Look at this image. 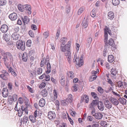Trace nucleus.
<instances>
[{"label": "nucleus", "instance_id": "e433bc0d", "mask_svg": "<svg viewBox=\"0 0 127 127\" xmlns=\"http://www.w3.org/2000/svg\"><path fill=\"white\" fill-rule=\"evenodd\" d=\"M85 9L84 7L82 6L78 10L77 13L78 15H79L81 14L84 11Z\"/></svg>", "mask_w": 127, "mask_h": 127}, {"label": "nucleus", "instance_id": "b1692460", "mask_svg": "<svg viewBox=\"0 0 127 127\" xmlns=\"http://www.w3.org/2000/svg\"><path fill=\"white\" fill-rule=\"evenodd\" d=\"M9 69L8 71L9 72H10L11 73L12 75L14 76H17V74L16 72L14 70L12 69L11 67L8 68Z\"/></svg>", "mask_w": 127, "mask_h": 127}, {"label": "nucleus", "instance_id": "13d9d810", "mask_svg": "<svg viewBox=\"0 0 127 127\" xmlns=\"http://www.w3.org/2000/svg\"><path fill=\"white\" fill-rule=\"evenodd\" d=\"M70 11V7L69 5L66 6V12L67 13H69Z\"/></svg>", "mask_w": 127, "mask_h": 127}, {"label": "nucleus", "instance_id": "09e8293b", "mask_svg": "<svg viewBox=\"0 0 127 127\" xmlns=\"http://www.w3.org/2000/svg\"><path fill=\"white\" fill-rule=\"evenodd\" d=\"M8 90L9 91H11L12 89L13 85L11 83H8Z\"/></svg>", "mask_w": 127, "mask_h": 127}, {"label": "nucleus", "instance_id": "473e14b6", "mask_svg": "<svg viewBox=\"0 0 127 127\" xmlns=\"http://www.w3.org/2000/svg\"><path fill=\"white\" fill-rule=\"evenodd\" d=\"M112 3L115 6H117L120 3V0H112Z\"/></svg>", "mask_w": 127, "mask_h": 127}, {"label": "nucleus", "instance_id": "f03ea898", "mask_svg": "<svg viewBox=\"0 0 127 127\" xmlns=\"http://www.w3.org/2000/svg\"><path fill=\"white\" fill-rule=\"evenodd\" d=\"M97 105H98V108L101 111L103 110V103L101 102H99L97 100H93L89 105V107L91 108L92 109H95Z\"/></svg>", "mask_w": 127, "mask_h": 127}, {"label": "nucleus", "instance_id": "1a4fd4ad", "mask_svg": "<svg viewBox=\"0 0 127 127\" xmlns=\"http://www.w3.org/2000/svg\"><path fill=\"white\" fill-rule=\"evenodd\" d=\"M9 18L12 21L15 20L17 18V15L16 13L13 12L10 14L8 16Z\"/></svg>", "mask_w": 127, "mask_h": 127}, {"label": "nucleus", "instance_id": "aec40b11", "mask_svg": "<svg viewBox=\"0 0 127 127\" xmlns=\"http://www.w3.org/2000/svg\"><path fill=\"white\" fill-rule=\"evenodd\" d=\"M45 100L43 98H41L39 101L38 104L39 106L40 107H43L45 105Z\"/></svg>", "mask_w": 127, "mask_h": 127}, {"label": "nucleus", "instance_id": "6e6d98bb", "mask_svg": "<svg viewBox=\"0 0 127 127\" xmlns=\"http://www.w3.org/2000/svg\"><path fill=\"white\" fill-rule=\"evenodd\" d=\"M107 81L108 82L109 84H110L111 86H114V83L110 79L108 78L107 79Z\"/></svg>", "mask_w": 127, "mask_h": 127}, {"label": "nucleus", "instance_id": "f257e3e1", "mask_svg": "<svg viewBox=\"0 0 127 127\" xmlns=\"http://www.w3.org/2000/svg\"><path fill=\"white\" fill-rule=\"evenodd\" d=\"M2 60L6 67L7 68H9V62H12L13 59L11 53L7 52H6L5 56L2 58Z\"/></svg>", "mask_w": 127, "mask_h": 127}, {"label": "nucleus", "instance_id": "8fccbe9b", "mask_svg": "<svg viewBox=\"0 0 127 127\" xmlns=\"http://www.w3.org/2000/svg\"><path fill=\"white\" fill-rule=\"evenodd\" d=\"M32 44V41L31 40H28L26 42V45L28 47H31Z\"/></svg>", "mask_w": 127, "mask_h": 127}, {"label": "nucleus", "instance_id": "6ab92c4d", "mask_svg": "<svg viewBox=\"0 0 127 127\" xmlns=\"http://www.w3.org/2000/svg\"><path fill=\"white\" fill-rule=\"evenodd\" d=\"M107 15L108 18L111 20H113L114 17V13L112 11H110L109 12Z\"/></svg>", "mask_w": 127, "mask_h": 127}, {"label": "nucleus", "instance_id": "20e7f679", "mask_svg": "<svg viewBox=\"0 0 127 127\" xmlns=\"http://www.w3.org/2000/svg\"><path fill=\"white\" fill-rule=\"evenodd\" d=\"M2 74L0 75V77L4 80H7L9 77V74L5 70H2L1 71Z\"/></svg>", "mask_w": 127, "mask_h": 127}, {"label": "nucleus", "instance_id": "f3484780", "mask_svg": "<svg viewBox=\"0 0 127 127\" xmlns=\"http://www.w3.org/2000/svg\"><path fill=\"white\" fill-rule=\"evenodd\" d=\"M104 105L105 107L108 109L111 108L112 107L111 103L108 100L104 101Z\"/></svg>", "mask_w": 127, "mask_h": 127}, {"label": "nucleus", "instance_id": "a878e982", "mask_svg": "<svg viewBox=\"0 0 127 127\" xmlns=\"http://www.w3.org/2000/svg\"><path fill=\"white\" fill-rule=\"evenodd\" d=\"M118 100L123 105L126 104L127 100L126 99L120 97L118 99Z\"/></svg>", "mask_w": 127, "mask_h": 127}, {"label": "nucleus", "instance_id": "393cba45", "mask_svg": "<svg viewBox=\"0 0 127 127\" xmlns=\"http://www.w3.org/2000/svg\"><path fill=\"white\" fill-rule=\"evenodd\" d=\"M95 117L96 119H101L103 115L101 113H95Z\"/></svg>", "mask_w": 127, "mask_h": 127}, {"label": "nucleus", "instance_id": "052dcab7", "mask_svg": "<svg viewBox=\"0 0 127 127\" xmlns=\"http://www.w3.org/2000/svg\"><path fill=\"white\" fill-rule=\"evenodd\" d=\"M12 97L14 99V101H17V96L16 94H14L12 96Z\"/></svg>", "mask_w": 127, "mask_h": 127}, {"label": "nucleus", "instance_id": "69168bd1", "mask_svg": "<svg viewBox=\"0 0 127 127\" xmlns=\"http://www.w3.org/2000/svg\"><path fill=\"white\" fill-rule=\"evenodd\" d=\"M39 112L37 110H36L34 112V116L35 117H36L37 116H38Z\"/></svg>", "mask_w": 127, "mask_h": 127}, {"label": "nucleus", "instance_id": "6e6552de", "mask_svg": "<svg viewBox=\"0 0 127 127\" xmlns=\"http://www.w3.org/2000/svg\"><path fill=\"white\" fill-rule=\"evenodd\" d=\"M8 30V26L6 25H2L0 28V30L3 33H5L7 32Z\"/></svg>", "mask_w": 127, "mask_h": 127}, {"label": "nucleus", "instance_id": "79ce46f5", "mask_svg": "<svg viewBox=\"0 0 127 127\" xmlns=\"http://www.w3.org/2000/svg\"><path fill=\"white\" fill-rule=\"evenodd\" d=\"M7 1L6 0H0V6L5 5Z\"/></svg>", "mask_w": 127, "mask_h": 127}, {"label": "nucleus", "instance_id": "9b49d317", "mask_svg": "<svg viewBox=\"0 0 127 127\" xmlns=\"http://www.w3.org/2000/svg\"><path fill=\"white\" fill-rule=\"evenodd\" d=\"M108 33L110 35H111L112 34L111 33V31H107V32H104V36L105 37V38L104 39V42L105 44L106 45L107 44V40H108Z\"/></svg>", "mask_w": 127, "mask_h": 127}, {"label": "nucleus", "instance_id": "a19ab883", "mask_svg": "<svg viewBox=\"0 0 127 127\" xmlns=\"http://www.w3.org/2000/svg\"><path fill=\"white\" fill-rule=\"evenodd\" d=\"M111 72L112 74L113 75L115 76L117 73V71L115 68H112L111 70Z\"/></svg>", "mask_w": 127, "mask_h": 127}, {"label": "nucleus", "instance_id": "ddd939ff", "mask_svg": "<svg viewBox=\"0 0 127 127\" xmlns=\"http://www.w3.org/2000/svg\"><path fill=\"white\" fill-rule=\"evenodd\" d=\"M110 101L115 106L118 105L119 103V101L118 100L114 97H111Z\"/></svg>", "mask_w": 127, "mask_h": 127}, {"label": "nucleus", "instance_id": "c03bdc74", "mask_svg": "<svg viewBox=\"0 0 127 127\" xmlns=\"http://www.w3.org/2000/svg\"><path fill=\"white\" fill-rule=\"evenodd\" d=\"M13 101H14V99L12 98V96H10L8 98V102L10 104H11Z\"/></svg>", "mask_w": 127, "mask_h": 127}, {"label": "nucleus", "instance_id": "dca6fc26", "mask_svg": "<svg viewBox=\"0 0 127 127\" xmlns=\"http://www.w3.org/2000/svg\"><path fill=\"white\" fill-rule=\"evenodd\" d=\"M56 89H54L53 91V94L54 96H52V100L53 101H54L56 100L57 98L58 93Z\"/></svg>", "mask_w": 127, "mask_h": 127}, {"label": "nucleus", "instance_id": "0e129e2a", "mask_svg": "<svg viewBox=\"0 0 127 127\" xmlns=\"http://www.w3.org/2000/svg\"><path fill=\"white\" fill-rule=\"evenodd\" d=\"M104 32H105L111 31V30H110L108 26H106L105 28L104 29Z\"/></svg>", "mask_w": 127, "mask_h": 127}, {"label": "nucleus", "instance_id": "680f3d73", "mask_svg": "<svg viewBox=\"0 0 127 127\" xmlns=\"http://www.w3.org/2000/svg\"><path fill=\"white\" fill-rule=\"evenodd\" d=\"M91 94L94 98L95 99L97 98V95L95 93L91 92Z\"/></svg>", "mask_w": 127, "mask_h": 127}, {"label": "nucleus", "instance_id": "c756f323", "mask_svg": "<svg viewBox=\"0 0 127 127\" xmlns=\"http://www.w3.org/2000/svg\"><path fill=\"white\" fill-rule=\"evenodd\" d=\"M72 101V95L71 94L69 95L68 97L66 99V101L67 103H71Z\"/></svg>", "mask_w": 127, "mask_h": 127}, {"label": "nucleus", "instance_id": "4c0bfd02", "mask_svg": "<svg viewBox=\"0 0 127 127\" xmlns=\"http://www.w3.org/2000/svg\"><path fill=\"white\" fill-rule=\"evenodd\" d=\"M114 40H113V39L111 38L109 39V42L107 44H106V45L105 44V45H107L108 44H109V45L110 46H114Z\"/></svg>", "mask_w": 127, "mask_h": 127}, {"label": "nucleus", "instance_id": "4d7b16f0", "mask_svg": "<svg viewBox=\"0 0 127 127\" xmlns=\"http://www.w3.org/2000/svg\"><path fill=\"white\" fill-rule=\"evenodd\" d=\"M46 85V83L44 82H42L40 85L39 87L40 88H44L45 86Z\"/></svg>", "mask_w": 127, "mask_h": 127}, {"label": "nucleus", "instance_id": "bf43d9fd", "mask_svg": "<svg viewBox=\"0 0 127 127\" xmlns=\"http://www.w3.org/2000/svg\"><path fill=\"white\" fill-rule=\"evenodd\" d=\"M66 49L67 50H69L70 45V42L69 41L68 42L67 44L66 45Z\"/></svg>", "mask_w": 127, "mask_h": 127}, {"label": "nucleus", "instance_id": "58836bf2", "mask_svg": "<svg viewBox=\"0 0 127 127\" xmlns=\"http://www.w3.org/2000/svg\"><path fill=\"white\" fill-rule=\"evenodd\" d=\"M97 76L96 75H93L90 77L89 79V81L92 82L95 80Z\"/></svg>", "mask_w": 127, "mask_h": 127}, {"label": "nucleus", "instance_id": "37998d69", "mask_svg": "<svg viewBox=\"0 0 127 127\" xmlns=\"http://www.w3.org/2000/svg\"><path fill=\"white\" fill-rule=\"evenodd\" d=\"M42 72V69L41 67L38 68L36 70V73L38 75H40Z\"/></svg>", "mask_w": 127, "mask_h": 127}, {"label": "nucleus", "instance_id": "4468645a", "mask_svg": "<svg viewBox=\"0 0 127 127\" xmlns=\"http://www.w3.org/2000/svg\"><path fill=\"white\" fill-rule=\"evenodd\" d=\"M2 96L4 97H7L8 95V89L5 88H3L2 91Z\"/></svg>", "mask_w": 127, "mask_h": 127}, {"label": "nucleus", "instance_id": "bb28decb", "mask_svg": "<svg viewBox=\"0 0 127 127\" xmlns=\"http://www.w3.org/2000/svg\"><path fill=\"white\" fill-rule=\"evenodd\" d=\"M3 39L6 41H8L10 39V36L9 34H4L3 35Z\"/></svg>", "mask_w": 127, "mask_h": 127}, {"label": "nucleus", "instance_id": "0eeeda50", "mask_svg": "<svg viewBox=\"0 0 127 127\" xmlns=\"http://www.w3.org/2000/svg\"><path fill=\"white\" fill-rule=\"evenodd\" d=\"M24 10H26L28 14H30L31 13V6L30 5L26 4L24 5Z\"/></svg>", "mask_w": 127, "mask_h": 127}, {"label": "nucleus", "instance_id": "ea45409f", "mask_svg": "<svg viewBox=\"0 0 127 127\" xmlns=\"http://www.w3.org/2000/svg\"><path fill=\"white\" fill-rule=\"evenodd\" d=\"M92 41V38L91 37L88 38L87 40V44L86 45H88V47H89L90 46V44Z\"/></svg>", "mask_w": 127, "mask_h": 127}, {"label": "nucleus", "instance_id": "49530a36", "mask_svg": "<svg viewBox=\"0 0 127 127\" xmlns=\"http://www.w3.org/2000/svg\"><path fill=\"white\" fill-rule=\"evenodd\" d=\"M95 9H93L91 12L90 15L93 17H94L96 15V13L95 12Z\"/></svg>", "mask_w": 127, "mask_h": 127}, {"label": "nucleus", "instance_id": "e2e57ef3", "mask_svg": "<svg viewBox=\"0 0 127 127\" xmlns=\"http://www.w3.org/2000/svg\"><path fill=\"white\" fill-rule=\"evenodd\" d=\"M27 89L29 90V91L31 93H33V90L32 88L30 87L29 85H27Z\"/></svg>", "mask_w": 127, "mask_h": 127}, {"label": "nucleus", "instance_id": "864d4df0", "mask_svg": "<svg viewBox=\"0 0 127 127\" xmlns=\"http://www.w3.org/2000/svg\"><path fill=\"white\" fill-rule=\"evenodd\" d=\"M123 84L122 82L120 81L118 82L117 85L118 87L122 88L123 87Z\"/></svg>", "mask_w": 127, "mask_h": 127}, {"label": "nucleus", "instance_id": "cd10ccee", "mask_svg": "<svg viewBox=\"0 0 127 127\" xmlns=\"http://www.w3.org/2000/svg\"><path fill=\"white\" fill-rule=\"evenodd\" d=\"M108 62L111 63L114 60V57L112 55H109L108 56Z\"/></svg>", "mask_w": 127, "mask_h": 127}, {"label": "nucleus", "instance_id": "4be33fe9", "mask_svg": "<svg viewBox=\"0 0 127 127\" xmlns=\"http://www.w3.org/2000/svg\"><path fill=\"white\" fill-rule=\"evenodd\" d=\"M47 65V70L46 71V73L48 74L51 72V66L49 62H48L46 65Z\"/></svg>", "mask_w": 127, "mask_h": 127}, {"label": "nucleus", "instance_id": "5701e85b", "mask_svg": "<svg viewBox=\"0 0 127 127\" xmlns=\"http://www.w3.org/2000/svg\"><path fill=\"white\" fill-rule=\"evenodd\" d=\"M21 19L24 24L26 23L27 24L28 23L29 21V19L28 17L27 16H25L24 18L23 17H21Z\"/></svg>", "mask_w": 127, "mask_h": 127}, {"label": "nucleus", "instance_id": "5fc2aeb1", "mask_svg": "<svg viewBox=\"0 0 127 127\" xmlns=\"http://www.w3.org/2000/svg\"><path fill=\"white\" fill-rule=\"evenodd\" d=\"M97 90L98 92L100 94H102L103 92V90L102 88L98 86L97 88Z\"/></svg>", "mask_w": 127, "mask_h": 127}, {"label": "nucleus", "instance_id": "3c124183", "mask_svg": "<svg viewBox=\"0 0 127 127\" xmlns=\"http://www.w3.org/2000/svg\"><path fill=\"white\" fill-rule=\"evenodd\" d=\"M0 53H1L2 56L4 57L6 53L5 51L3 50L2 49L0 48Z\"/></svg>", "mask_w": 127, "mask_h": 127}, {"label": "nucleus", "instance_id": "f704fd0d", "mask_svg": "<svg viewBox=\"0 0 127 127\" xmlns=\"http://www.w3.org/2000/svg\"><path fill=\"white\" fill-rule=\"evenodd\" d=\"M66 45L61 44L60 49L62 51L64 52L66 51L67 50L66 49Z\"/></svg>", "mask_w": 127, "mask_h": 127}, {"label": "nucleus", "instance_id": "7c9ffc66", "mask_svg": "<svg viewBox=\"0 0 127 127\" xmlns=\"http://www.w3.org/2000/svg\"><path fill=\"white\" fill-rule=\"evenodd\" d=\"M36 117H35L32 115H30L29 116V118L30 120L32 123H34L36 122Z\"/></svg>", "mask_w": 127, "mask_h": 127}, {"label": "nucleus", "instance_id": "603ef678", "mask_svg": "<svg viewBox=\"0 0 127 127\" xmlns=\"http://www.w3.org/2000/svg\"><path fill=\"white\" fill-rule=\"evenodd\" d=\"M28 33L31 37H34V33L32 30H30L29 32Z\"/></svg>", "mask_w": 127, "mask_h": 127}, {"label": "nucleus", "instance_id": "412c9836", "mask_svg": "<svg viewBox=\"0 0 127 127\" xmlns=\"http://www.w3.org/2000/svg\"><path fill=\"white\" fill-rule=\"evenodd\" d=\"M11 37L12 39L13 38L14 40H17L19 39L20 35L16 32H15L12 34Z\"/></svg>", "mask_w": 127, "mask_h": 127}, {"label": "nucleus", "instance_id": "423d86ee", "mask_svg": "<svg viewBox=\"0 0 127 127\" xmlns=\"http://www.w3.org/2000/svg\"><path fill=\"white\" fill-rule=\"evenodd\" d=\"M48 116L50 120H53L55 118L56 115L54 112L50 111L48 112Z\"/></svg>", "mask_w": 127, "mask_h": 127}, {"label": "nucleus", "instance_id": "a18cd8bd", "mask_svg": "<svg viewBox=\"0 0 127 127\" xmlns=\"http://www.w3.org/2000/svg\"><path fill=\"white\" fill-rule=\"evenodd\" d=\"M69 50H67L64 51L65 55L66 56H67L68 57L71 56V53Z\"/></svg>", "mask_w": 127, "mask_h": 127}, {"label": "nucleus", "instance_id": "c9c22d12", "mask_svg": "<svg viewBox=\"0 0 127 127\" xmlns=\"http://www.w3.org/2000/svg\"><path fill=\"white\" fill-rule=\"evenodd\" d=\"M28 59L27 55L26 53H24L22 55V60L24 62L27 61Z\"/></svg>", "mask_w": 127, "mask_h": 127}, {"label": "nucleus", "instance_id": "de8ad7c7", "mask_svg": "<svg viewBox=\"0 0 127 127\" xmlns=\"http://www.w3.org/2000/svg\"><path fill=\"white\" fill-rule=\"evenodd\" d=\"M28 117L26 116H25L23 118V124H26L28 121Z\"/></svg>", "mask_w": 127, "mask_h": 127}, {"label": "nucleus", "instance_id": "2eb2a0df", "mask_svg": "<svg viewBox=\"0 0 127 127\" xmlns=\"http://www.w3.org/2000/svg\"><path fill=\"white\" fill-rule=\"evenodd\" d=\"M85 100L86 103L89 102V97L88 96L86 95H84L82 96L81 98V102L84 101Z\"/></svg>", "mask_w": 127, "mask_h": 127}, {"label": "nucleus", "instance_id": "72a5a7b5", "mask_svg": "<svg viewBox=\"0 0 127 127\" xmlns=\"http://www.w3.org/2000/svg\"><path fill=\"white\" fill-rule=\"evenodd\" d=\"M24 5H23L21 4H19L18 6V8L19 10L21 12L24 11Z\"/></svg>", "mask_w": 127, "mask_h": 127}, {"label": "nucleus", "instance_id": "c85d7f7f", "mask_svg": "<svg viewBox=\"0 0 127 127\" xmlns=\"http://www.w3.org/2000/svg\"><path fill=\"white\" fill-rule=\"evenodd\" d=\"M41 94L43 97L46 96L48 95L47 91L45 89L42 90L41 92Z\"/></svg>", "mask_w": 127, "mask_h": 127}, {"label": "nucleus", "instance_id": "338daca9", "mask_svg": "<svg viewBox=\"0 0 127 127\" xmlns=\"http://www.w3.org/2000/svg\"><path fill=\"white\" fill-rule=\"evenodd\" d=\"M45 80L46 81H48L49 80H50V76L48 75H45Z\"/></svg>", "mask_w": 127, "mask_h": 127}, {"label": "nucleus", "instance_id": "2f4dec72", "mask_svg": "<svg viewBox=\"0 0 127 127\" xmlns=\"http://www.w3.org/2000/svg\"><path fill=\"white\" fill-rule=\"evenodd\" d=\"M61 44L62 45H65V43L67 42L66 38L65 37L62 38L60 40Z\"/></svg>", "mask_w": 127, "mask_h": 127}, {"label": "nucleus", "instance_id": "9d476101", "mask_svg": "<svg viewBox=\"0 0 127 127\" xmlns=\"http://www.w3.org/2000/svg\"><path fill=\"white\" fill-rule=\"evenodd\" d=\"M59 82L62 86L64 85L65 83V76L63 75H61L59 77Z\"/></svg>", "mask_w": 127, "mask_h": 127}, {"label": "nucleus", "instance_id": "7ed1b4c3", "mask_svg": "<svg viewBox=\"0 0 127 127\" xmlns=\"http://www.w3.org/2000/svg\"><path fill=\"white\" fill-rule=\"evenodd\" d=\"M17 48L19 49H21L24 51L25 49V42L22 40L18 41L16 43Z\"/></svg>", "mask_w": 127, "mask_h": 127}, {"label": "nucleus", "instance_id": "774afa93", "mask_svg": "<svg viewBox=\"0 0 127 127\" xmlns=\"http://www.w3.org/2000/svg\"><path fill=\"white\" fill-rule=\"evenodd\" d=\"M31 29L34 30H35L37 29V28L36 26L35 25L32 24L31 26Z\"/></svg>", "mask_w": 127, "mask_h": 127}, {"label": "nucleus", "instance_id": "a211bd4d", "mask_svg": "<svg viewBox=\"0 0 127 127\" xmlns=\"http://www.w3.org/2000/svg\"><path fill=\"white\" fill-rule=\"evenodd\" d=\"M75 74L72 71H68L66 73V77H69L71 79L73 78L75 76Z\"/></svg>", "mask_w": 127, "mask_h": 127}, {"label": "nucleus", "instance_id": "f8f14e48", "mask_svg": "<svg viewBox=\"0 0 127 127\" xmlns=\"http://www.w3.org/2000/svg\"><path fill=\"white\" fill-rule=\"evenodd\" d=\"M88 19L87 18L85 19V18H84L82 22V27L85 28H87L88 25Z\"/></svg>", "mask_w": 127, "mask_h": 127}, {"label": "nucleus", "instance_id": "39448f33", "mask_svg": "<svg viewBox=\"0 0 127 127\" xmlns=\"http://www.w3.org/2000/svg\"><path fill=\"white\" fill-rule=\"evenodd\" d=\"M73 62H75L76 64L78 65L79 67H80L82 66V64L80 62V57H77V55L75 53L74 55V59L73 60Z\"/></svg>", "mask_w": 127, "mask_h": 127}]
</instances>
